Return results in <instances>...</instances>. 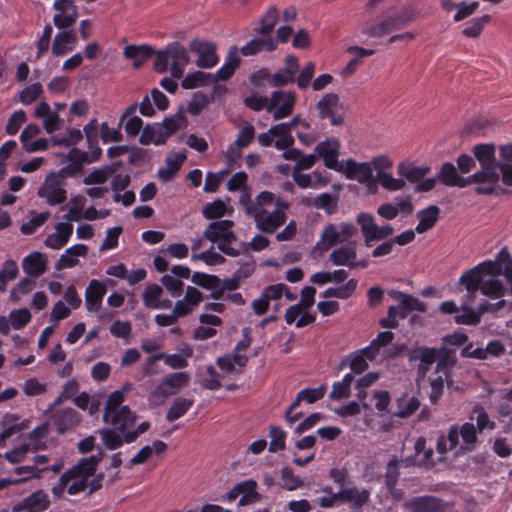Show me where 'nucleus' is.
I'll list each match as a JSON object with an SVG mask.
<instances>
[{
  "mask_svg": "<svg viewBox=\"0 0 512 512\" xmlns=\"http://www.w3.org/2000/svg\"><path fill=\"white\" fill-rule=\"evenodd\" d=\"M186 159L184 153H175L166 158L165 165L158 170L160 180L169 181L179 171L181 165Z\"/></svg>",
  "mask_w": 512,
  "mask_h": 512,
  "instance_id": "ea45409f",
  "label": "nucleus"
},
{
  "mask_svg": "<svg viewBox=\"0 0 512 512\" xmlns=\"http://www.w3.org/2000/svg\"><path fill=\"white\" fill-rule=\"evenodd\" d=\"M232 220H216L210 222L203 232V238L216 244L217 248L228 256H237L239 251L232 245L237 241Z\"/></svg>",
  "mask_w": 512,
  "mask_h": 512,
  "instance_id": "423d86ee",
  "label": "nucleus"
},
{
  "mask_svg": "<svg viewBox=\"0 0 512 512\" xmlns=\"http://www.w3.org/2000/svg\"><path fill=\"white\" fill-rule=\"evenodd\" d=\"M489 20L490 17L488 15L473 18L472 20L466 23L465 28L462 31L463 35L469 38L479 36L484 26L489 22Z\"/></svg>",
  "mask_w": 512,
  "mask_h": 512,
  "instance_id": "e2e57ef3",
  "label": "nucleus"
},
{
  "mask_svg": "<svg viewBox=\"0 0 512 512\" xmlns=\"http://www.w3.org/2000/svg\"><path fill=\"white\" fill-rule=\"evenodd\" d=\"M239 202L246 214L253 218L255 227L262 233L273 234L287 220L289 202L280 197L276 198L270 191H262L252 200L246 187L242 189Z\"/></svg>",
  "mask_w": 512,
  "mask_h": 512,
  "instance_id": "f03ea898",
  "label": "nucleus"
},
{
  "mask_svg": "<svg viewBox=\"0 0 512 512\" xmlns=\"http://www.w3.org/2000/svg\"><path fill=\"white\" fill-rule=\"evenodd\" d=\"M478 434L472 422L451 425L446 434L438 436L436 451L440 455L439 459H446L448 452H454L458 457L475 451L481 444Z\"/></svg>",
  "mask_w": 512,
  "mask_h": 512,
  "instance_id": "20e7f679",
  "label": "nucleus"
},
{
  "mask_svg": "<svg viewBox=\"0 0 512 512\" xmlns=\"http://www.w3.org/2000/svg\"><path fill=\"white\" fill-rule=\"evenodd\" d=\"M248 358L239 353L227 354L219 357L216 361L217 365L226 373L241 372L242 368L247 364Z\"/></svg>",
  "mask_w": 512,
  "mask_h": 512,
  "instance_id": "79ce46f5",
  "label": "nucleus"
},
{
  "mask_svg": "<svg viewBox=\"0 0 512 512\" xmlns=\"http://www.w3.org/2000/svg\"><path fill=\"white\" fill-rule=\"evenodd\" d=\"M346 53L351 55L352 58L341 70V75L343 77H348L354 74L358 67L363 63V60L367 57L372 56L375 53V51L373 49H367L361 46L351 45L347 47Z\"/></svg>",
  "mask_w": 512,
  "mask_h": 512,
  "instance_id": "c85d7f7f",
  "label": "nucleus"
},
{
  "mask_svg": "<svg viewBox=\"0 0 512 512\" xmlns=\"http://www.w3.org/2000/svg\"><path fill=\"white\" fill-rule=\"evenodd\" d=\"M439 212V208L434 205L419 211L417 214L419 222L415 228V231L418 233H425L426 231L430 230L437 222Z\"/></svg>",
  "mask_w": 512,
  "mask_h": 512,
  "instance_id": "c03bdc74",
  "label": "nucleus"
},
{
  "mask_svg": "<svg viewBox=\"0 0 512 512\" xmlns=\"http://www.w3.org/2000/svg\"><path fill=\"white\" fill-rule=\"evenodd\" d=\"M48 260L44 253L34 251L22 260L23 272L32 278H38L47 271Z\"/></svg>",
  "mask_w": 512,
  "mask_h": 512,
  "instance_id": "393cba45",
  "label": "nucleus"
},
{
  "mask_svg": "<svg viewBox=\"0 0 512 512\" xmlns=\"http://www.w3.org/2000/svg\"><path fill=\"white\" fill-rule=\"evenodd\" d=\"M379 185L387 191H399L405 188L406 182L401 178H395L391 172L382 174L376 179Z\"/></svg>",
  "mask_w": 512,
  "mask_h": 512,
  "instance_id": "0e129e2a",
  "label": "nucleus"
},
{
  "mask_svg": "<svg viewBox=\"0 0 512 512\" xmlns=\"http://www.w3.org/2000/svg\"><path fill=\"white\" fill-rule=\"evenodd\" d=\"M106 286L103 282L93 279L85 290V306L89 312H98L106 294Z\"/></svg>",
  "mask_w": 512,
  "mask_h": 512,
  "instance_id": "bb28decb",
  "label": "nucleus"
},
{
  "mask_svg": "<svg viewBox=\"0 0 512 512\" xmlns=\"http://www.w3.org/2000/svg\"><path fill=\"white\" fill-rule=\"evenodd\" d=\"M357 224L361 228L366 247H371L374 241L385 239L394 232L390 224L378 226L374 216L368 213H360L357 217Z\"/></svg>",
  "mask_w": 512,
  "mask_h": 512,
  "instance_id": "9d476101",
  "label": "nucleus"
},
{
  "mask_svg": "<svg viewBox=\"0 0 512 512\" xmlns=\"http://www.w3.org/2000/svg\"><path fill=\"white\" fill-rule=\"evenodd\" d=\"M190 377L187 372H175L165 376L156 389L149 395V402L155 406L164 403V400L177 394L186 387Z\"/></svg>",
  "mask_w": 512,
  "mask_h": 512,
  "instance_id": "6e6552de",
  "label": "nucleus"
},
{
  "mask_svg": "<svg viewBox=\"0 0 512 512\" xmlns=\"http://www.w3.org/2000/svg\"><path fill=\"white\" fill-rule=\"evenodd\" d=\"M55 231L44 239V246L52 250H60L69 242L73 234V225L68 222H58Z\"/></svg>",
  "mask_w": 512,
  "mask_h": 512,
  "instance_id": "4be33fe9",
  "label": "nucleus"
},
{
  "mask_svg": "<svg viewBox=\"0 0 512 512\" xmlns=\"http://www.w3.org/2000/svg\"><path fill=\"white\" fill-rule=\"evenodd\" d=\"M269 436L271 438L269 444L270 452H278L285 448L286 432L282 428L278 426H271Z\"/></svg>",
  "mask_w": 512,
  "mask_h": 512,
  "instance_id": "69168bd1",
  "label": "nucleus"
},
{
  "mask_svg": "<svg viewBox=\"0 0 512 512\" xmlns=\"http://www.w3.org/2000/svg\"><path fill=\"white\" fill-rule=\"evenodd\" d=\"M166 140L165 134H163L162 128L158 123L144 127L139 138L140 143L143 145H161Z\"/></svg>",
  "mask_w": 512,
  "mask_h": 512,
  "instance_id": "de8ad7c7",
  "label": "nucleus"
},
{
  "mask_svg": "<svg viewBox=\"0 0 512 512\" xmlns=\"http://www.w3.org/2000/svg\"><path fill=\"white\" fill-rule=\"evenodd\" d=\"M163 294L162 288L157 284L148 285L142 294L144 305L152 309L170 308L172 302L170 300H161Z\"/></svg>",
  "mask_w": 512,
  "mask_h": 512,
  "instance_id": "72a5a7b5",
  "label": "nucleus"
},
{
  "mask_svg": "<svg viewBox=\"0 0 512 512\" xmlns=\"http://www.w3.org/2000/svg\"><path fill=\"white\" fill-rule=\"evenodd\" d=\"M340 502H349L356 508H361L370 498V492L367 489H359L356 486H350L339 490Z\"/></svg>",
  "mask_w": 512,
  "mask_h": 512,
  "instance_id": "4c0bfd02",
  "label": "nucleus"
},
{
  "mask_svg": "<svg viewBox=\"0 0 512 512\" xmlns=\"http://www.w3.org/2000/svg\"><path fill=\"white\" fill-rule=\"evenodd\" d=\"M337 172L343 173L347 179L361 184H368L373 178L369 162H357L351 158L342 160L341 169H338Z\"/></svg>",
  "mask_w": 512,
  "mask_h": 512,
  "instance_id": "a211bd4d",
  "label": "nucleus"
},
{
  "mask_svg": "<svg viewBox=\"0 0 512 512\" xmlns=\"http://www.w3.org/2000/svg\"><path fill=\"white\" fill-rule=\"evenodd\" d=\"M371 164V170L376 171V179L382 174L391 172L393 167V160L387 155H378L369 162Z\"/></svg>",
  "mask_w": 512,
  "mask_h": 512,
  "instance_id": "774afa93",
  "label": "nucleus"
},
{
  "mask_svg": "<svg viewBox=\"0 0 512 512\" xmlns=\"http://www.w3.org/2000/svg\"><path fill=\"white\" fill-rule=\"evenodd\" d=\"M330 261L336 266H347L350 268L358 266L357 253L354 246L346 245L334 249L330 253Z\"/></svg>",
  "mask_w": 512,
  "mask_h": 512,
  "instance_id": "473e14b6",
  "label": "nucleus"
},
{
  "mask_svg": "<svg viewBox=\"0 0 512 512\" xmlns=\"http://www.w3.org/2000/svg\"><path fill=\"white\" fill-rule=\"evenodd\" d=\"M170 58V73L175 79H180L184 74V66L189 62V55L185 47L178 42L167 45Z\"/></svg>",
  "mask_w": 512,
  "mask_h": 512,
  "instance_id": "aec40b11",
  "label": "nucleus"
},
{
  "mask_svg": "<svg viewBox=\"0 0 512 512\" xmlns=\"http://www.w3.org/2000/svg\"><path fill=\"white\" fill-rule=\"evenodd\" d=\"M296 102V94L292 91H275L269 98L267 111L272 113L274 120H280L292 114Z\"/></svg>",
  "mask_w": 512,
  "mask_h": 512,
  "instance_id": "2eb2a0df",
  "label": "nucleus"
},
{
  "mask_svg": "<svg viewBox=\"0 0 512 512\" xmlns=\"http://www.w3.org/2000/svg\"><path fill=\"white\" fill-rule=\"evenodd\" d=\"M389 295L395 301H397L399 303L401 318L407 317V314L410 311H418V312L426 311L425 303L412 295H409V294H406V293H403V292L397 291V290L390 291Z\"/></svg>",
  "mask_w": 512,
  "mask_h": 512,
  "instance_id": "cd10ccee",
  "label": "nucleus"
},
{
  "mask_svg": "<svg viewBox=\"0 0 512 512\" xmlns=\"http://www.w3.org/2000/svg\"><path fill=\"white\" fill-rule=\"evenodd\" d=\"M64 185V179L61 176L56 173H50L38 188L37 195L45 199L46 203L51 206L59 205L67 198Z\"/></svg>",
  "mask_w": 512,
  "mask_h": 512,
  "instance_id": "9b49d317",
  "label": "nucleus"
},
{
  "mask_svg": "<svg viewBox=\"0 0 512 512\" xmlns=\"http://www.w3.org/2000/svg\"><path fill=\"white\" fill-rule=\"evenodd\" d=\"M355 233L356 227L352 223L329 224L323 229L317 246L326 251L338 243L347 242Z\"/></svg>",
  "mask_w": 512,
  "mask_h": 512,
  "instance_id": "f8f14e48",
  "label": "nucleus"
},
{
  "mask_svg": "<svg viewBox=\"0 0 512 512\" xmlns=\"http://www.w3.org/2000/svg\"><path fill=\"white\" fill-rule=\"evenodd\" d=\"M233 213V208L221 199L207 203L202 209V215L208 220H218Z\"/></svg>",
  "mask_w": 512,
  "mask_h": 512,
  "instance_id": "37998d69",
  "label": "nucleus"
},
{
  "mask_svg": "<svg viewBox=\"0 0 512 512\" xmlns=\"http://www.w3.org/2000/svg\"><path fill=\"white\" fill-rule=\"evenodd\" d=\"M472 151L481 167L498 165V163L495 162L494 144H478L473 147Z\"/></svg>",
  "mask_w": 512,
  "mask_h": 512,
  "instance_id": "8fccbe9b",
  "label": "nucleus"
},
{
  "mask_svg": "<svg viewBox=\"0 0 512 512\" xmlns=\"http://www.w3.org/2000/svg\"><path fill=\"white\" fill-rule=\"evenodd\" d=\"M49 503L48 495L43 490H38L15 505L12 512H44Z\"/></svg>",
  "mask_w": 512,
  "mask_h": 512,
  "instance_id": "a878e982",
  "label": "nucleus"
},
{
  "mask_svg": "<svg viewBox=\"0 0 512 512\" xmlns=\"http://www.w3.org/2000/svg\"><path fill=\"white\" fill-rule=\"evenodd\" d=\"M357 224L361 228L366 247H371L374 241L385 239L394 232L390 224L378 226L374 216L368 213H360L357 217Z\"/></svg>",
  "mask_w": 512,
  "mask_h": 512,
  "instance_id": "1a4fd4ad",
  "label": "nucleus"
},
{
  "mask_svg": "<svg viewBox=\"0 0 512 512\" xmlns=\"http://www.w3.org/2000/svg\"><path fill=\"white\" fill-rule=\"evenodd\" d=\"M181 352V354H167L165 364L172 369H181L187 367V358L193 355V350L190 346L184 345Z\"/></svg>",
  "mask_w": 512,
  "mask_h": 512,
  "instance_id": "4d7b16f0",
  "label": "nucleus"
},
{
  "mask_svg": "<svg viewBox=\"0 0 512 512\" xmlns=\"http://www.w3.org/2000/svg\"><path fill=\"white\" fill-rule=\"evenodd\" d=\"M437 179L446 186L463 188L470 184V180L462 178L457 174L452 163H444L440 169Z\"/></svg>",
  "mask_w": 512,
  "mask_h": 512,
  "instance_id": "f704fd0d",
  "label": "nucleus"
},
{
  "mask_svg": "<svg viewBox=\"0 0 512 512\" xmlns=\"http://www.w3.org/2000/svg\"><path fill=\"white\" fill-rule=\"evenodd\" d=\"M103 453L81 458L59 478L58 483L52 487V494L61 498L64 493L78 495L86 489L92 494L102 487L103 473L96 474V469L102 460Z\"/></svg>",
  "mask_w": 512,
  "mask_h": 512,
  "instance_id": "7ed1b4c3",
  "label": "nucleus"
},
{
  "mask_svg": "<svg viewBox=\"0 0 512 512\" xmlns=\"http://www.w3.org/2000/svg\"><path fill=\"white\" fill-rule=\"evenodd\" d=\"M123 54L127 59L133 60L135 69H139L152 56L153 50L148 45H128L124 48Z\"/></svg>",
  "mask_w": 512,
  "mask_h": 512,
  "instance_id": "a19ab883",
  "label": "nucleus"
},
{
  "mask_svg": "<svg viewBox=\"0 0 512 512\" xmlns=\"http://www.w3.org/2000/svg\"><path fill=\"white\" fill-rule=\"evenodd\" d=\"M212 78L213 77L211 73L197 71L193 74L187 75L182 80L181 85L184 89H194L196 87H201L212 83Z\"/></svg>",
  "mask_w": 512,
  "mask_h": 512,
  "instance_id": "5fc2aeb1",
  "label": "nucleus"
},
{
  "mask_svg": "<svg viewBox=\"0 0 512 512\" xmlns=\"http://www.w3.org/2000/svg\"><path fill=\"white\" fill-rule=\"evenodd\" d=\"M240 64V58L238 56V48L233 46L230 48L223 65L212 74V82L224 81L229 79Z\"/></svg>",
  "mask_w": 512,
  "mask_h": 512,
  "instance_id": "2f4dec72",
  "label": "nucleus"
},
{
  "mask_svg": "<svg viewBox=\"0 0 512 512\" xmlns=\"http://www.w3.org/2000/svg\"><path fill=\"white\" fill-rule=\"evenodd\" d=\"M406 507L410 512H445L444 504L431 496L413 498Z\"/></svg>",
  "mask_w": 512,
  "mask_h": 512,
  "instance_id": "7c9ffc66",
  "label": "nucleus"
},
{
  "mask_svg": "<svg viewBox=\"0 0 512 512\" xmlns=\"http://www.w3.org/2000/svg\"><path fill=\"white\" fill-rule=\"evenodd\" d=\"M281 480L283 487L288 491H294L303 486V480L295 475L289 466L281 469Z\"/></svg>",
  "mask_w": 512,
  "mask_h": 512,
  "instance_id": "680f3d73",
  "label": "nucleus"
},
{
  "mask_svg": "<svg viewBox=\"0 0 512 512\" xmlns=\"http://www.w3.org/2000/svg\"><path fill=\"white\" fill-rule=\"evenodd\" d=\"M50 218V212L45 211L33 215L27 222L20 226V231L24 235L33 234Z\"/></svg>",
  "mask_w": 512,
  "mask_h": 512,
  "instance_id": "052dcab7",
  "label": "nucleus"
},
{
  "mask_svg": "<svg viewBox=\"0 0 512 512\" xmlns=\"http://www.w3.org/2000/svg\"><path fill=\"white\" fill-rule=\"evenodd\" d=\"M193 406V400L177 398L170 406L166 414L168 421H175L181 418Z\"/></svg>",
  "mask_w": 512,
  "mask_h": 512,
  "instance_id": "864d4df0",
  "label": "nucleus"
},
{
  "mask_svg": "<svg viewBox=\"0 0 512 512\" xmlns=\"http://www.w3.org/2000/svg\"><path fill=\"white\" fill-rule=\"evenodd\" d=\"M429 171L430 167L428 166H415L413 163L407 161H402L397 166L399 176L411 183H418Z\"/></svg>",
  "mask_w": 512,
  "mask_h": 512,
  "instance_id": "e433bc0d",
  "label": "nucleus"
},
{
  "mask_svg": "<svg viewBox=\"0 0 512 512\" xmlns=\"http://www.w3.org/2000/svg\"><path fill=\"white\" fill-rule=\"evenodd\" d=\"M458 283L466 294L461 298L454 321L459 325L475 326L480 323L479 313L469 304L475 300L478 291L490 299L512 295V256L508 248L504 246L494 259H486L465 270Z\"/></svg>",
  "mask_w": 512,
  "mask_h": 512,
  "instance_id": "f257e3e1",
  "label": "nucleus"
},
{
  "mask_svg": "<svg viewBox=\"0 0 512 512\" xmlns=\"http://www.w3.org/2000/svg\"><path fill=\"white\" fill-rule=\"evenodd\" d=\"M341 144L338 139L331 137L319 142L315 146L317 157L323 160L324 166L337 172L341 169L342 161L339 160Z\"/></svg>",
  "mask_w": 512,
  "mask_h": 512,
  "instance_id": "dca6fc26",
  "label": "nucleus"
},
{
  "mask_svg": "<svg viewBox=\"0 0 512 512\" xmlns=\"http://www.w3.org/2000/svg\"><path fill=\"white\" fill-rule=\"evenodd\" d=\"M271 132H273L275 147L278 150H284L286 148L292 147V145L294 144L292 131L288 128L286 124L280 123L272 126Z\"/></svg>",
  "mask_w": 512,
  "mask_h": 512,
  "instance_id": "09e8293b",
  "label": "nucleus"
},
{
  "mask_svg": "<svg viewBox=\"0 0 512 512\" xmlns=\"http://www.w3.org/2000/svg\"><path fill=\"white\" fill-rule=\"evenodd\" d=\"M502 175V181L506 185L512 186V166L507 163H498V165L483 166L481 170L468 177L470 184L482 183L489 184L488 187H478L476 189L478 194H491L494 190L493 186L500 180V174Z\"/></svg>",
  "mask_w": 512,
  "mask_h": 512,
  "instance_id": "0eeeda50",
  "label": "nucleus"
},
{
  "mask_svg": "<svg viewBox=\"0 0 512 512\" xmlns=\"http://www.w3.org/2000/svg\"><path fill=\"white\" fill-rule=\"evenodd\" d=\"M257 482L253 479H248L237 484V489H240L239 505L245 506L259 501L260 495L256 491Z\"/></svg>",
  "mask_w": 512,
  "mask_h": 512,
  "instance_id": "49530a36",
  "label": "nucleus"
},
{
  "mask_svg": "<svg viewBox=\"0 0 512 512\" xmlns=\"http://www.w3.org/2000/svg\"><path fill=\"white\" fill-rule=\"evenodd\" d=\"M77 42V35L69 29H60L53 38L51 53L55 57H61L74 50Z\"/></svg>",
  "mask_w": 512,
  "mask_h": 512,
  "instance_id": "5701e85b",
  "label": "nucleus"
},
{
  "mask_svg": "<svg viewBox=\"0 0 512 512\" xmlns=\"http://www.w3.org/2000/svg\"><path fill=\"white\" fill-rule=\"evenodd\" d=\"M88 246L82 243L75 244L67 248L55 263V269L58 271L69 269L79 264L80 257L88 255Z\"/></svg>",
  "mask_w": 512,
  "mask_h": 512,
  "instance_id": "b1692460",
  "label": "nucleus"
},
{
  "mask_svg": "<svg viewBox=\"0 0 512 512\" xmlns=\"http://www.w3.org/2000/svg\"><path fill=\"white\" fill-rule=\"evenodd\" d=\"M121 432L114 429H101L99 430V434L101 436V440L103 445L108 450H115L121 447L125 441V433H122L123 436L120 435Z\"/></svg>",
  "mask_w": 512,
  "mask_h": 512,
  "instance_id": "603ef678",
  "label": "nucleus"
},
{
  "mask_svg": "<svg viewBox=\"0 0 512 512\" xmlns=\"http://www.w3.org/2000/svg\"><path fill=\"white\" fill-rule=\"evenodd\" d=\"M276 49V42L271 36H262L261 38H254L246 45L238 49L243 56H254L262 51H273Z\"/></svg>",
  "mask_w": 512,
  "mask_h": 512,
  "instance_id": "c9c22d12",
  "label": "nucleus"
},
{
  "mask_svg": "<svg viewBox=\"0 0 512 512\" xmlns=\"http://www.w3.org/2000/svg\"><path fill=\"white\" fill-rule=\"evenodd\" d=\"M278 18L279 11L277 10V8L274 6L270 7L260 20L261 26L259 28V33L264 37L270 36V32L275 27Z\"/></svg>",
  "mask_w": 512,
  "mask_h": 512,
  "instance_id": "13d9d810",
  "label": "nucleus"
},
{
  "mask_svg": "<svg viewBox=\"0 0 512 512\" xmlns=\"http://www.w3.org/2000/svg\"><path fill=\"white\" fill-rule=\"evenodd\" d=\"M53 9V23L58 29H68L77 22L79 13L73 0H55Z\"/></svg>",
  "mask_w": 512,
  "mask_h": 512,
  "instance_id": "f3484780",
  "label": "nucleus"
},
{
  "mask_svg": "<svg viewBox=\"0 0 512 512\" xmlns=\"http://www.w3.org/2000/svg\"><path fill=\"white\" fill-rule=\"evenodd\" d=\"M85 204V198L82 196H77L71 199V206L68 209L67 213L64 215V222L71 223L78 222L82 219V209Z\"/></svg>",
  "mask_w": 512,
  "mask_h": 512,
  "instance_id": "338daca9",
  "label": "nucleus"
},
{
  "mask_svg": "<svg viewBox=\"0 0 512 512\" xmlns=\"http://www.w3.org/2000/svg\"><path fill=\"white\" fill-rule=\"evenodd\" d=\"M342 366H349L352 372L361 374L368 368V361L361 354L360 350H357L349 354L341 363Z\"/></svg>",
  "mask_w": 512,
  "mask_h": 512,
  "instance_id": "6e6d98bb",
  "label": "nucleus"
},
{
  "mask_svg": "<svg viewBox=\"0 0 512 512\" xmlns=\"http://www.w3.org/2000/svg\"><path fill=\"white\" fill-rule=\"evenodd\" d=\"M129 388V385H127L121 390L112 392L104 407L103 421L121 433L128 432L134 426L137 418L136 414L127 405H122L124 393Z\"/></svg>",
  "mask_w": 512,
  "mask_h": 512,
  "instance_id": "39448f33",
  "label": "nucleus"
},
{
  "mask_svg": "<svg viewBox=\"0 0 512 512\" xmlns=\"http://www.w3.org/2000/svg\"><path fill=\"white\" fill-rule=\"evenodd\" d=\"M80 420V414L72 408L62 409L53 416V422L61 433L76 426Z\"/></svg>",
  "mask_w": 512,
  "mask_h": 512,
  "instance_id": "58836bf2",
  "label": "nucleus"
},
{
  "mask_svg": "<svg viewBox=\"0 0 512 512\" xmlns=\"http://www.w3.org/2000/svg\"><path fill=\"white\" fill-rule=\"evenodd\" d=\"M0 441L4 442L14 434L24 429L20 418L16 414L7 413L3 416L1 422Z\"/></svg>",
  "mask_w": 512,
  "mask_h": 512,
  "instance_id": "a18cd8bd",
  "label": "nucleus"
},
{
  "mask_svg": "<svg viewBox=\"0 0 512 512\" xmlns=\"http://www.w3.org/2000/svg\"><path fill=\"white\" fill-rule=\"evenodd\" d=\"M316 108L319 117L321 119H328L331 125L340 126L344 123V109L337 94H325L317 102Z\"/></svg>",
  "mask_w": 512,
  "mask_h": 512,
  "instance_id": "ddd939ff",
  "label": "nucleus"
},
{
  "mask_svg": "<svg viewBox=\"0 0 512 512\" xmlns=\"http://www.w3.org/2000/svg\"><path fill=\"white\" fill-rule=\"evenodd\" d=\"M202 300V293L197 288L188 286L183 299L176 301L172 311L178 319L185 317L191 314Z\"/></svg>",
  "mask_w": 512,
  "mask_h": 512,
  "instance_id": "412c9836",
  "label": "nucleus"
},
{
  "mask_svg": "<svg viewBox=\"0 0 512 512\" xmlns=\"http://www.w3.org/2000/svg\"><path fill=\"white\" fill-rule=\"evenodd\" d=\"M399 29H401V26L394 12H391L383 17L367 20L363 24L361 32L370 38H380Z\"/></svg>",
  "mask_w": 512,
  "mask_h": 512,
  "instance_id": "4468645a",
  "label": "nucleus"
},
{
  "mask_svg": "<svg viewBox=\"0 0 512 512\" xmlns=\"http://www.w3.org/2000/svg\"><path fill=\"white\" fill-rule=\"evenodd\" d=\"M358 282L356 279L348 280L344 285L339 287H330L326 289L322 293L323 298H338V299H347L349 298L356 290Z\"/></svg>",
  "mask_w": 512,
  "mask_h": 512,
  "instance_id": "3c124183",
  "label": "nucleus"
},
{
  "mask_svg": "<svg viewBox=\"0 0 512 512\" xmlns=\"http://www.w3.org/2000/svg\"><path fill=\"white\" fill-rule=\"evenodd\" d=\"M113 172L114 170L107 166L94 169L84 177L83 183L85 185H101L112 176Z\"/></svg>",
  "mask_w": 512,
  "mask_h": 512,
  "instance_id": "bf43d9fd",
  "label": "nucleus"
},
{
  "mask_svg": "<svg viewBox=\"0 0 512 512\" xmlns=\"http://www.w3.org/2000/svg\"><path fill=\"white\" fill-rule=\"evenodd\" d=\"M189 49L198 55L196 61L198 67L212 68L219 61L216 45L212 42L194 39L190 42Z\"/></svg>",
  "mask_w": 512,
  "mask_h": 512,
  "instance_id": "6ab92c4d",
  "label": "nucleus"
},
{
  "mask_svg": "<svg viewBox=\"0 0 512 512\" xmlns=\"http://www.w3.org/2000/svg\"><path fill=\"white\" fill-rule=\"evenodd\" d=\"M47 470V467L39 468L36 465H24L16 467L14 472L15 474L21 476L19 479H0V490L7 487L8 485H16L22 482H25L30 479H39L42 477L44 471Z\"/></svg>",
  "mask_w": 512,
  "mask_h": 512,
  "instance_id": "c756f323",
  "label": "nucleus"
}]
</instances>
